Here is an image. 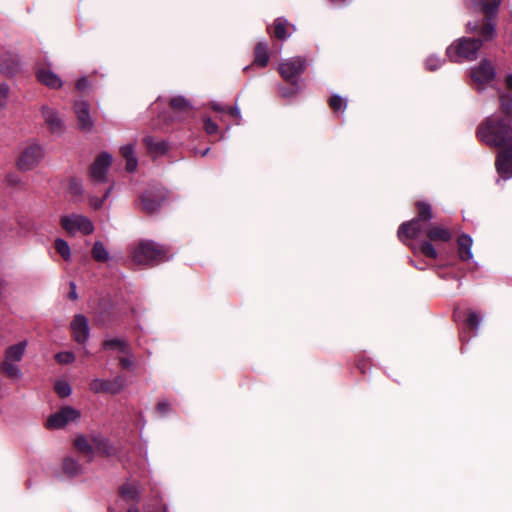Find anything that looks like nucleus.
I'll list each match as a JSON object with an SVG mask.
<instances>
[{
  "label": "nucleus",
  "instance_id": "1",
  "mask_svg": "<svg viewBox=\"0 0 512 512\" xmlns=\"http://www.w3.org/2000/svg\"><path fill=\"white\" fill-rule=\"evenodd\" d=\"M478 138L490 146L506 147L512 143V127L508 118L489 116L477 128Z\"/></svg>",
  "mask_w": 512,
  "mask_h": 512
},
{
  "label": "nucleus",
  "instance_id": "2",
  "mask_svg": "<svg viewBox=\"0 0 512 512\" xmlns=\"http://www.w3.org/2000/svg\"><path fill=\"white\" fill-rule=\"evenodd\" d=\"M482 47V41L477 38H459L446 50V55L452 62L473 61Z\"/></svg>",
  "mask_w": 512,
  "mask_h": 512
},
{
  "label": "nucleus",
  "instance_id": "3",
  "mask_svg": "<svg viewBox=\"0 0 512 512\" xmlns=\"http://www.w3.org/2000/svg\"><path fill=\"white\" fill-rule=\"evenodd\" d=\"M77 450L91 460L95 453L111 456L116 449L102 436H77L74 441Z\"/></svg>",
  "mask_w": 512,
  "mask_h": 512
},
{
  "label": "nucleus",
  "instance_id": "4",
  "mask_svg": "<svg viewBox=\"0 0 512 512\" xmlns=\"http://www.w3.org/2000/svg\"><path fill=\"white\" fill-rule=\"evenodd\" d=\"M501 0H470V5L477 11L483 12L487 19L480 29L481 41L488 42L496 36L495 23L490 16L497 12Z\"/></svg>",
  "mask_w": 512,
  "mask_h": 512
},
{
  "label": "nucleus",
  "instance_id": "5",
  "mask_svg": "<svg viewBox=\"0 0 512 512\" xmlns=\"http://www.w3.org/2000/svg\"><path fill=\"white\" fill-rule=\"evenodd\" d=\"M62 228L69 234L82 233L84 235L92 234L94 231L93 222L85 215L71 214L60 218Z\"/></svg>",
  "mask_w": 512,
  "mask_h": 512
},
{
  "label": "nucleus",
  "instance_id": "6",
  "mask_svg": "<svg viewBox=\"0 0 512 512\" xmlns=\"http://www.w3.org/2000/svg\"><path fill=\"white\" fill-rule=\"evenodd\" d=\"M130 257L137 264H149L156 259L159 250L157 244L150 240H141L133 244L129 249Z\"/></svg>",
  "mask_w": 512,
  "mask_h": 512
},
{
  "label": "nucleus",
  "instance_id": "7",
  "mask_svg": "<svg viewBox=\"0 0 512 512\" xmlns=\"http://www.w3.org/2000/svg\"><path fill=\"white\" fill-rule=\"evenodd\" d=\"M44 157V150L38 143H29L21 151L16 165L22 171H29L36 167Z\"/></svg>",
  "mask_w": 512,
  "mask_h": 512
},
{
  "label": "nucleus",
  "instance_id": "8",
  "mask_svg": "<svg viewBox=\"0 0 512 512\" xmlns=\"http://www.w3.org/2000/svg\"><path fill=\"white\" fill-rule=\"evenodd\" d=\"M80 418V410L71 406H64L59 411L51 414L48 417L46 421V427L48 429H62L68 424L78 422Z\"/></svg>",
  "mask_w": 512,
  "mask_h": 512
},
{
  "label": "nucleus",
  "instance_id": "9",
  "mask_svg": "<svg viewBox=\"0 0 512 512\" xmlns=\"http://www.w3.org/2000/svg\"><path fill=\"white\" fill-rule=\"evenodd\" d=\"M306 69V60L302 57H292L279 64L278 71L286 81L295 84L297 77Z\"/></svg>",
  "mask_w": 512,
  "mask_h": 512
},
{
  "label": "nucleus",
  "instance_id": "10",
  "mask_svg": "<svg viewBox=\"0 0 512 512\" xmlns=\"http://www.w3.org/2000/svg\"><path fill=\"white\" fill-rule=\"evenodd\" d=\"M90 104L85 100L74 102L73 111L77 120V127L80 131L90 133L94 129V120L91 116Z\"/></svg>",
  "mask_w": 512,
  "mask_h": 512
},
{
  "label": "nucleus",
  "instance_id": "11",
  "mask_svg": "<svg viewBox=\"0 0 512 512\" xmlns=\"http://www.w3.org/2000/svg\"><path fill=\"white\" fill-rule=\"evenodd\" d=\"M42 117L53 134L60 135L65 131V123L57 109L44 105L41 107Z\"/></svg>",
  "mask_w": 512,
  "mask_h": 512
},
{
  "label": "nucleus",
  "instance_id": "12",
  "mask_svg": "<svg viewBox=\"0 0 512 512\" xmlns=\"http://www.w3.org/2000/svg\"><path fill=\"white\" fill-rule=\"evenodd\" d=\"M123 387V381L120 378L114 380L94 378L89 383V388L93 393L116 394Z\"/></svg>",
  "mask_w": 512,
  "mask_h": 512
},
{
  "label": "nucleus",
  "instance_id": "13",
  "mask_svg": "<svg viewBox=\"0 0 512 512\" xmlns=\"http://www.w3.org/2000/svg\"><path fill=\"white\" fill-rule=\"evenodd\" d=\"M112 162V157L109 153H101L94 161L90 168V176L94 181L102 182L106 180L108 168Z\"/></svg>",
  "mask_w": 512,
  "mask_h": 512
},
{
  "label": "nucleus",
  "instance_id": "14",
  "mask_svg": "<svg viewBox=\"0 0 512 512\" xmlns=\"http://www.w3.org/2000/svg\"><path fill=\"white\" fill-rule=\"evenodd\" d=\"M496 168L502 178L509 179L512 177V143L498 154Z\"/></svg>",
  "mask_w": 512,
  "mask_h": 512
},
{
  "label": "nucleus",
  "instance_id": "15",
  "mask_svg": "<svg viewBox=\"0 0 512 512\" xmlns=\"http://www.w3.org/2000/svg\"><path fill=\"white\" fill-rule=\"evenodd\" d=\"M70 326L73 333V337L78 343H84L88 339L89 325L88 320L84 315H75Z\"/></svg>",
  "mask_w": 512,
  "mask_h": 512
},
{
  "label": "nucleus",
  "instance_id": "16",
  "mask_svg": "<svg viewBox=\"0 0 512 512\" xmlns=\"http://www.w3.org/2000/svg\"><path fill=\"white\" fill-rule=\"evenodd\" d=\"M28 344V340L23 339L7 346L3 352V360L20 363L26 354Z\"/></svg>",
  "mask_w": 512,
  "mask_h": 512
},
{
  "label": "nucleus",
  "instance_id": "17",
  "mask_svg": "<svg viewBox=\"0 0 512 512\" xmlns=\"http://www.w3.org/2000/svg\"><path fill=\"white\" fill-rule=\"evenodd\" d=\"M424 232L422 222L414 218L409 222L402 223L398 229V237L401 241L405 239H413L420 236Z\"/></svg>",
  "mask_w": 512,
  "mask_h": 512
},
{
  "label": "nucleus",
  "instance_id": "18",
  "mask_svg": "<svg viewBox=\"0 0 512 512\" xmlns=\"http://www.w3.org/2000/svg\"><path fill=\"white\" fill-rule=\"evenodd\" d=\"M494 68L488 60H482L478 67L474 68L471 73L472 79L479 83L485 84L494 78Z\"/></svg>",
  "mask_w": 512,
  "mask_h": 512
},
{
  "label": "nucleus",
  "instance_id": "19",
  "mask_svg": "<svg viewBox=\"0 0 512 512\" xmlns=\"http://www.w3.org/2000/svg\"><path fill=\"white\" fill-rule=\"evenodd\" d=\"M36 76L40 83L50 89H60L63 85L61 78L48 68L38 69Z\"/></svg>",
  "mask_w": 512,
  "mask_h": 512
},
{
  "label": "nucleus",
  "instance_id": "20",
  "mask_svg": "<svg viewBox=\"0 0 512 512\" xmlns=\"http://www.w3.org/2000/svg\"><path fill=\"white\" fill-rule=\"evenodd\" d=\"M0 372L12 381H19L23 378V372L19 363L16 362H10L2 359L0 362Z\"/></svg>",
  "mask_w": 512,
  "mask_h": 512
},
{
  "label": "nucleus",
  "instance_id": "21",
  "mask_svg": "<svg viewBox=\"0 0 512 512\" xmlns=\"http://www.w3.org/2000/svg\"><path fill=\"white\" fill-rule=\"evenodd\" d=\"M425 234L430 241L448 242L452 238L451 232L440 225H431L425 230Z\"/></svg>",
  "mask_w": 512,
  "mask_h": 512
},
{
  "label": "nucleus",
  "instance_id": "22",
  "mask_svg": "<svg viewBox=\"0 0 512 512\" xmlns=\"http://www.w3.org/2000/svg\"><path fill=\"white\" fill-rule=\"evenodd\" d=\"M122 157L126 160L125 169L127 172H134L137 168L138 161L135 156V146L127 144L120 148Z\"/></svg>",
  "mask_w": 512,
  "mask_h": 512
},
{
  "label": "nucleus",
  "instance_id": "23",
  "mask_svg": "<svg viewBox=\"0 0 512 512\" xmlns=\"http://www.w3.org/2000/svg\"><path fill=\"white\" fill-rule=\"evenodd\" d=\"M19 69V60L16 55L6 54L0 62V71L8 76L15 74Z\"/></svg>",
  "mask_w": 512,
  "mask_h": 512
},
{
  "label": "nucleus",
  "instance_id": "24",
  "mask_svg": "<svg viewBox=\"0 0 512 512\" xmlns=\"http://www.w3.org/2000/svg\"><path fill=\"white\" fill-rule=\"evenodd\" d=\"M458 252L459 256L462 260L467 261L472 259L473 254L471 252L472 247V238L467 234H462L459 236L458 240Z\"/></svg>",
  "mask_w": 512,
  "mask_h": 512
},
{
  "label": "nucleus",
  "instance_id": "25",
  "mask_svg": "<svg viewBox=\"0 0 512 512\" xmlns=\"http://www.w3.org/2000/svg\"><path fill=\"white\" fill-rule=\"evenodd\" d=\"M139 206L143 212L152 215L157 212L159 204L155 196L150 192H145L140 197Z\"/></svg>",
  "mask_w": 512,
  "mask_h": 512
},
{
  "label": "nucleus",
  "instance_id": "26",
  "mask_svg": "<svg viewBox=\"0 0 512 512\" xmlns=\"http://www.w3.org/2000/svg\"><path fill=\"white\" fill-rule=\"evenodd\" d=\"M268 45L265 42H259L254 49V64L265 67L269 62Z\"/></svg>",
  "mask_w": 512,
  "mask_h": 512
},
{
  "label": "nucleus",
  "instance_id": "27",
  "mask_svg": "<svg viewBox=\"0 0 512 512\" xmlns=\"http://www.w3.org/2000/svg\"><path fill=\"white\" fill-rule=\"evenodd\" d=\"M103 346L106 350L116 351L121 354L128 353L129 350L126 341L119 338L108 339L104 341Z\"/></svg>",
  "mask_w": 512,
  "mask_h": 512
},
{
  "label": "nucleus",
  "instance_id": "28",
  "mask_svg": "<svg viewBox=\"0 0 512 512\" xmlns=\"http://www.w3.org/2000/svg\"><path fill=\"white\" fill-rule=\"evenodd\" d=\"M417 208V219L421 222L430 221L433 218L432 207L429 203L418 201L415 204Z\"/></svg>",
  "mask_w": 512,
  "mask_h": 512
},
{
  "label": "nucleus",
  "instance_id": "29",
  "mask_svg": "<svg viewBox=\"0 0 512 512\" xmlns=\"http://www.w3.org/2000/svg\"><path fill=\"white\" fill-rule=\"evenodd\" d=\"M288 22L283 19H276L273 24V35L280 40H285L290 34Z\"/></svg>",
  "mask_w": 512,
  "mask_h": 512
},
{
  "label": "nucleus",
  "instance_id": "30",
  "mask_svg": "<svg viewBox=\"0 0 512 512\" xmlns=\"http://www.w3.org/2000/svg\"><path fill=\"white\" fill-rule=\"evenodd\" d=\"M54 247L57 253L65 260L70 261L71 249L67 241L61 238H57L54 242Z\"/></svg>",
  "mask_w": 512,
  "mask_h": 512
},
{
  "label": "nucleus",
  "instance_id": "31",
  "mask_svg": "<svg viewBox=\"0 0 512 512\" xmlns=\"http://www.w3.org/2000/svg\"><path fill=\"white\" fill-rule=\"evenodd\" d=\"M92 256L96 261L105 262L109 259V253L103 243L96 241L92 248Z\"/></svg>",
  "mask_w": 512,
  "mask_h": 512
},
{
  "label": "nucleus",
  "instance_id": "32",
  "mask_svg": "<svg viewBox=\"0 0 512 512\" xmlns=\"http://www.w3.org/2000/svg\"><path fill=\"white\" fill-rule=\"evenodd\" d=\"M63 470L68 475L74 476L80 472V466L74 459L65 458L63 461Z\"/></svg>",
  "mask_w": 512,
  "mask_h": 512
},
{
  "label": "nucleus",
  "instance_id": "33",
  "mask_svg": "<svg viewBox=\"0 0 512 512\" xmlns=\"http://www.w3.org/2000/svg\"><path fill=\"white\" fill-rule=\"evenodd\" d=\"M111 193V188H108L104 195L102 197H97V196H90L89 197V206L94 209V210H99L102 208L104 202L106 201V199L109 197Z\"/></svg>",
  "mask_w": 512,
  "mask_h": 512
},
{
  "label": "nucleus",
  "instance_id": "34",
  "mask_svg": "<svg viewBox=\"0 0 512 512\" xmlns=\"http://www.w3.org/2000/svg\"><path fill=\"white\" fill-rule=\"evenodd\" d=\"M329 105L334 112L344 111L346 108V100L339 95H332L329 100Z\"/></svg>",
  "mask_w": 512,
  "mask_h": 512
},
{
  "label": "nucleus",
  "instance_id": "35",
  "mask_svg": "<svg viewBox=\"0 0 512 512\" xmlns=\"http://www.w3.org/2000/svg\"><path fill=\"white\" fill-rule=\"evenodd\" d=\"M419 250L423 255L432 259H436L438 256L436 249L430 241H423L419 246Z\"/></svg>",
  "mask_w": 512,
  "mask_h": 512
},
{
  "label": "nucleus",
  "instance_id": "36",
  "mask_svg": "<svg viewBox=\"0 0 512 512\" xmlns=\"http://www.w3.org/2000/svg\"><path fill=\"white\" fill-rule=\"evenodd\" d=\"M500 107L501 110L507 115L512 116V96L502 94L500 96Z\"/></svg>",
  "mask_w": 512,
  "mask_h": 512
},
{
  "label": "nucleus",
  "instance_id": "37",
  "mask_svg": "<svg viewBox=\"0 0 512 512\" xmlns=\"http://www.w3.org/2000/svg\"><path fill=\"white\" fill-rule=\"evenodd\" d=\"M443 64V60L435 55H430L425 60V67L429 71H435Z\"/></svg>",
  "mask_w": 512,
  "mask_h": 512
},
{
  "label": "nucleus",
  "instance_id": "38",
  "mask_svg": "<svg viewBox=\"0 0 512 512\" xmlns=\"http://www.w3.org/2000/svg\"><path fill=\"white\" fill-rule=\"evenodd\" d=\"M55 391L60 397H68L71 394V387L65 381H58L55 383Z\"/></svg>",
  "mask_w": 512,
  "mask_h": 512
},
{
  "label": "nucleus",
  "instance_id": "39",
  "mask_svg": "<svg viewBox=\"0 0 512 512\" xmlns=\"http://www.w3.org/2000/svg\"><path fill=\"white\" fill-rule=\"evenodd\" d=\"M170 105L173 109L181 111H187L190 108L189 103L183 97L173 98Z\"/></svg>",
  "mask_w": 512,
  "mask_h": 512
},
{
  "label": "nucleus",
  "instance_id": "40",
  "mask_svg": "<svg viewBox=\"0 0 512 512\" xmlns=\"http://www.w3.org/2000/svg\"><path fill=\"white\" fill-rule=\"evenodd\" d=\"M55 359L60 364H70L74 362L75 355L72 352L66 351V352H60L55 355Z\"/></svg>",
  "mask_w": 512,
  "mask_h": 512
},
{
  "label": "nucleus",
  "instance_id": "41",
  "mask_svg": "<svg viewBox=\"0 0 512 512\" xmlns=\"http://www.w3.org/2000/svg\"><path fill=\"white\" fill-rule=\"evenodd\" d=\"M480 322H481V318L479 317V315L476 312H474L472 310H469L467 312V323L471 328L477 329Z\"/></svg>",
  "mask_w": 512,
  "mask_h": 512
},
{
  "label": "nucleus",
  "instance_id": "42",
  "mask_svg": "<svg viewBox=\"0 0 512 512\" xmlns=\"http://www.w3.org/2000/svg\"><path fill=\"white\" fill-rule=\"evenodd\" d=\"M137 494L136 488L132 485H125L121 488V495L127 499H134Z\"/></svg>",
  "mask_w": 512,
  "mask_h": 512
},
{
  "label": "nucleus",
  "instance_id": "43",
  "mask_svg": "<svg viewBox=\"0 0 512 512\" xmlns=\"http://www.w3.org/2000/svg\"><path fill=\"white\" fill-rule=\"evenodd\" d=\"M204 129L209 135L216 134L218 132V125L210 118H206L204 120Z\"/></svg>",
  "mask_w": 512,
  "mask_h": 512
},
{
  "label": "nucleus",
  "instance_id": "44",
  "mask_svg": "<svg viewBox=\"0 0 512 512\" xmlns=\"http://www.w3.org/2000/svg\"><path fill=\"white\" fill-rule=\"evenodd\" d=\"M146 147L150 153H157L159 149V145L156 141H154L151 137H146L144 139Z\"/></svg>",
  "mask_w": 512,
  "mask_h": 512
},
{
  "label": "nucleus",
  "instance_id": "45",
  "mask_svg": "<svg viewBox=\"0 0 512 512\" xmlns=\"http://www.w3.org/2000/svg\"><path fill=\"white\" fill-rule=\"evenodd\" d=\"M120 364L124 368H130L133 365V359L128 356V353L123 354V356H120L119 358Z\"/></svg>",
  "mask_w": 512,
  "mask_h": 512
},
{
  "label": "nucleus",
  "instance_id": "46",
  "mask_svg": "<svg viewBox=\"0 0 512 512\" xmlns=\"http://www.w3.org/2000/svg\"><path fill=\"white\" fill-rule=\"evenodd\" d=\"M70 189H71V192L73 194H75V195H80V194L83 193L82 185L79 182L75 181V180L71 181Z\"/></svg>",
  "mask_w": 512,
  "mask_h": 512
},
{
  "label": "nucleus",
  "instance_id": "47",
  "mask_svg": "<svg viewBox=\"0 0 512 512\" xmlns=\"http://www.w3.org/2000/svg\"><path fill=\"white\" fill-rule=\"evenodd\" d=\"M88 87H89V82L86 77H82L76 82V89L81 92L85 91Z\"/></svg>",
  "mask_w": 512,
  "mask_h": 512
},
{
  "label": "nucleus",
  "instance_id": "48",
  "mask_svg": "<svg viewBox=\"0 0 512 512\" xmlns=\"http://www.w3.org/2000/svg\"><path fill=\"white\" fill-rule=\"evenodd\" d=\"M9 95V87L7 84H0V100H5Z\"/></svg>",
  "mask_w": 512,
  "mask_h": 512
},
{
  "label": "nucleus",
  "instance_id": "49",
  "mask_svg": "<svg viewBox=\"0 0 512 512\" xmlns=\"http://www.w3.org/2000/svg\"><path fill=\"white\" fill-rule=\"evenodd\" d=\"M226 112H227L228 114H230L232 117H234L235 119H238V120H239V119H240V117H241L240 110H239V108H238V107H236V106H235V107H227Z\"/></svg>",
  "mask_w": 512,
  "mask_h": 512
},
{
  "label": "nucleus",
  "instance_id": "50",
  "mask_svg": "<svg viewBox=\"0 0 512 512\" xmlns=\"http://www.w3.org/2000/svg\"><path fill=\"white\" fill-rule=\"evenodd\" d=\"M70 288H71V290H70L68 296L71 300H76L78 298V296L76 293V285L74 282H70Z\"/></svg>",
  "mask_w": 512,
  "mask_h": 512
},
{
  "label": "nucleus",
  "instance_id": "51",
  "mask_svg": "<svg viewBox=\"0 0 512 512\" xmlns=\"http://www.w3.org/2000/svg\"><path fill=\"white\" fill-rule=\"evenodd\" d=\"M211 107H212V109L214 111H217V112H226V110H227L226 107H223V106H221L220 104H217V103H213Z\"/></svg>",
  "mask_w": 512,
  "mask_h": 512
},
{
  "label": "nucleus",
  "instance_id": "52",
  "mask_svg": "<svg viewBox=\"0 0 512 512\" xmlns=\"http://www.w3.org/2000/svg\"><path fill=\"white\" fill-rule=\"evenodd\" d=\"M467 29L469 32H476L478 30V25L476 23L469 22L467 24Z\"/></svg>",
  "mask_w": 512,
  "mask_h": 512
},
{
  "label": "nucleus",
  "instance_id": "53",
  "mask_svg": "<svg viewBox=\"0 0 512 512\" xmlns=\"http://www.w3.org/2000/svg\"><path fill=\"white\" fill-rule=\"evenodd\" d=\"M506 86L512 90V74H509L505 79Z\"/></svg>",
  "mask_w": 512,
  "mask_h": 512
},
{
  "label": "nucleus",
  "instance_id": "54",
  "mask_svg": "<svg viewBox=\"0 0 512 512\" xmlns=\"http://www.w3.org/2000/svg\"><path fill=\"white\" fill-rule=\"evenodd\" d=\"M8 182L11 183V184H14L16 185L17 183H19V179L16 177V176H11V177H8Z\"/></svg>",
  "mask_w": 512,
  "mask_h": 512
},
{
  "label": "nucleus",
  "instance_id": "55",
  "mask_svg": "<svg viewBox=\"0 0 512 512\" xmlns=\"http://www.w3.org/2000/svg\"><path fill=\"white\" fill-rule=\"evenodd\" d=\"M128 512H140V511L135 507H131V508H129Z\"/></svg>",
  "mask_w": 512,
  "mask_h": 512
},
{
  "label": "nucleus",
  "instance_id": "56",
  "mask_svg": "<svg viewBox=\"0 0 512 512\" xmlns=\"http://www.w3.org/2000/svg\"><path fill=\"white\" fill-rule=\"evenodd\" d=\"M281 94L284 97H288L289 96V93H287L286 91H283V90L281 91Z\"/></svg>",
  "mask_w": 512,
  "mask_h": 512
},
{
  "label": "nucleus",
  "instance_id": "57",
  "mask_svg": "<svg viewBox=\"0 0 512 512\" xmlns=\"http://www.w3.org/2000/svg\"><path fill=\"white\" fill-rule=\"evenodd\" d=\"M208 150H209V149H206V150L202 153V156H205V155L208 153Z\"/></svg>",
  "mask_w": 512,
  "mask_h": 512
}]
</instances>
